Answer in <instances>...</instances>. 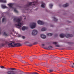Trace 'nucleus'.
<instances>
[{
	"instance_id": "f257e3e1",
	"label": "nucleus",
	"mask_w": 74,
	"mask_h": 74,
	"mask_svg": "<svg viewBox=\"0 0 74 74\" xmlns=\"http://www.w3.org/2000/svg\"><path fill=\"white\" fill-rule=\"evenodd\" d=\"M21 19L20 18H14V21L16 22L18 24H16L15 25L18 28H20L22 26L23 24L21 23Z\"/></svg>"
},
{
	"instance_id": "f03ea898",
	"label": "nucleus",
	"mask_w": 74,
	"mask_h": 74,
	"mask_svg": "<svg viewBox=\"0 0 74 74\" xmlns=\"http://www.w3.org/2000/svg\"><path fill=\"white\" fill-rule=\"evenodd\" d=\"M15 42H12L8 44V46L9 47H10L11 48H12V47H21L22 46V45L20 43H17L15 44Z\"/></svg>"
},
{
	"instance_id": "7ed1b4c3",
	"label": "nucleus",
	"mask_w": 74,
	"mask_h": 74,
	"mask_svg": "<svg viewBox=\"0 0 74 74\" xmlns=\"http://www.w3.org/2000/svg\"><path fill=\"white\" fill-rule=\"evenodd\" d=\"M37 3V0H36V1H35L34 2H29V3H28L26 5V8H28L27 9L28 10H30V8H32L30 7L31 5H35L36 3Z\"/></svg>"
},
{
	"instance_id": "20e7f679",
	"label": "nucleus",
	"mask_w": 74,
	"mask_h": 74,
	"mask_svg": "<svg viewBox=\"0 0 74 74\" xmlns=\"http://www.w3.org/2000/svg\"><path fill=\"white\" fill-rule=\"evenodd\" d=\"M65 36L67 38H69V37H73V35L71 34H66L65 35L63 34H60V37L61 38H64V37Z\"/></svg>"
},
{
	"instance_id": "39448f33",
	"label": "nucleus",
	"mask_w": 74,
	"mask_h": 74,
	"mask_svg": "<svg viewBox=\"0 0 74 74\" xmlns=\"http://www.w3.org/2000/svg\"><path fill=\"white\" fill-rule=\"evenodd\" d=\"M36 24L35 23H32V26L30 25V27L31 29H34L36 27Z\"/></svg>"
},
{
	"instance_id": "423d86ee",
	"label": "nucleus",
	"mask_w": 74,
	"mask_h": 74,
	"mask_svg": "<svg viewBox=\"0 0 74 74\" xmlns=\"http://www.w3.org/2000/svg\"><path fill=\"white\" fill-rule=\"evenodd\" d=\"M38 33V32L37 30H34L32 32V35H33V36H35Z\"/></svg>"
},
{
	"instance_id": "0eeeda50",
	"label": "nucleus",
	"mask_w": 74,
	"mask_h": 74,
	"mask_svg": "<svg viewBox=\"0 0 74 74\" xmlns=\"http://www.w3.org/2000/svg\"><path fill=\"white\" fill-rule=\"evenodd\" d=\"M52 48H53V47L51 46H49L48 47H45L44 48V49H52Z\"/></svg>"
},
{
	"instance_id": "6e6552de",
	"label": "nucleus",
	"mask_w": 74,
	"mask_h": 74,
	"mask_svg": "<svg viewBox=\"0 0 74 74\" xmlns=\"http://www.w3.org/2000/svg\"><path fill=\"white\" fill-rule=\"evenodd\" d=\"M37 23L39 25H44V22L40 20L38 21Z\"/></svg>"
},
{
	"instance_id": "1a4fd4ad",
	"label": "nucleus",
	"mask_w": 74,
	"mask_h": 74,
	"mask_svg": "<svg viewBox=\"0 0 74 74\" xmlns=\"http://www.w3.org/2000/svg\"><path fill=\"white\" fill-rule=\"evenodd\" d=\"M15 72L14 71H8L7 72L8 74H15L14 73Z\"/></svg>"
},
{
	"instance_id": "9d476101",
	"label": "nucleus",
	"mask_w": 74,
	"mask_h": 74,
	"mask_svg": "<svg viewBox=\"0 0 74 74\" xmlns=\"http://www.w3.org/2000/svg\"><path fill=\"white\" fill-rule=\"evenodd\" d=\"M40 37L41 38H43V39H45V38H46V36L43 35V34H41L40 35Z\"/></svg>"
},
{
	"instance_id": "9b49d317",
	"label": "nucleus",
	"mask_w": 74,
	"mask_h": 74,
	"mask_svg": "<svg viewBox=\"0 0 74 74\" xmlns=\"http://www.w3.org/2000/svg\"><path fill=\"white\" fill-rule=\"evenodd\" d=\"M69 5V4L68 3H66V4L63 5H62V7H68Z\"/></svg>"
},
{
	"instance_id": "f8f14e48",
	"label": "nucleus",
	"mask_w": 74,
	"mask_h": 74,
	"mask_svg": "<svg viewBox=\"0 0 74 74\" xmlns=\"http://www.w3.org/2000/svg\"><path fill=\"white\" fill-rule=\"evenodd\" d=\"M8 5L9 7L10 8H12V7L14 5V3H9L8 4Z\"/></svg>"
},
{
	"instance_id": "ddd939ff",
	"label": "nucleus",
	"mask_w": 74,
	"mask_h": 74,
	"mask_svg": "<svg viewBox=\"0 0 74 74\" xmlns=\"http://www.w3.org/2000/svg\"><path fill=\"white\" fill-rule=\"evenodd\" d=\"M28 28L27 27H26L25 26H23V27L22 28V30H25L26 29H27Z\"/></svg>"
},
{
	"instance_id": "4468645a",
	"label": "nucleus",
	"mask_w": 74,
	"mask_h": 74,
	"mask_svg": "<svg viewBox=\"0 0 74 74\" xmlns=\"http://www.w3.org/2000/svg\"><path fill=\"white\" fill-rule=\"evenodd\" d=\"M45 3H42V5H41V7H42V8H45Z\"/></svg>"
},
{
	"instance_id": "2eb2a0df",
	"label": "nucleus",
	"mask_w": 74,
	"mask_h": 74,
	"mask_svg": "<svg viewBox=\"0 0 74 74\" xmlns=\"http://www.w3.org/2000/svg\"><path fill=\"white\" fill-rule=\"evenodd\" d=\"M1 3H7V1L5 0H0Z\"/></svg>"
},
{
	"instance_id": "dca6fc26",
	"label": "nucleus",
	"mask_w": 74,
	"mask_h": 74,
	"mask_svg": "<svg viewBox=\"0 0 74 74\" xmlns=\"http://www.w3.org/2000/svg\"><path fill=\"white\" fill-rule=\"evenodd\" d=\"M1 7L2 8H7V7L3 5H1Z\"/></svg>"
},
{
	"instance_id": "f3484780",
	"label": "nucleus",
	"mask_w": 74,
	"mask_h": 74,
	"mask_svg": "<svg viewBox=\"0 0 74 74\" xmlns=\"http://www.w3.org/2000/svg\"><path fill=\"white\" fill-rule=\"evenodd\" d=\"M47 30V29L45 28H43L41 30V31H42V32L44 31H45Z\"/></svg>"
},
{
	"instance_id": "a211bd4d",
	"label": "nucleus",
	"mask_w": 74,
	"mask_h": 74,
	"mask_svg": "<svg viewBox=\"0 0 74 74\" xmlns=\"http://www.w3.org/2000/svg\"><path fill=\"white\" fill-rule=\"evenodd\" d=\"M48 36H52V34L49 33L47 34Z\"/></svg>"
},
{
	"instance_id": "6ab92c4d",
	"label": "nucleus",
	"mask_w": 74,
	"mask_h": 74,
	"mask_svg": "<svg viewBox=\"0 0 74 74\" xmlns=\"http://www.w3.org/2000/svg\"><path fill=\"white\" fill-rule=\"evenodd\" d=\"M70 67H72L73 68V67H74V63H73V64H70Z\"/></svg>"
},
{
	"instance_id": "aec40b11",
	"label": "nucleus",
	"mask_w": 74,
	"mask_h": 74,
	"mask_svg": "<svg viewBox=\"0 0 74 74\" xmlns=\"http://www.w3.org/2000/svg\"><path fill=\"white\" fill-rule=\"evenodd\" d=\"M20 61L22 63H28V62H26L25 61H23V60H21Z\"/></svg>"
},
{
	"instance_id": "412c9836",
	"label": "nucleus",
	"mask_w": 74,
	"mask_h": 74,
	"mask_svg": "<svg viewBox=\"0 0 74 74\" xmlns=\"http://www.w3.org/2000/svg\"><path fill=\"white\" fill-rule=\"evenodd\" d=\"M49 5L50 8H52V7L53 6V5H52V4H50Z\"/></svg>"
},
{
	"instance_id": "4be33fe9",
	"label": "nucleus",
	"mask_w": 74,
	"mask_h": 74,
	"mask_svg": "<svg viewBox=\"0 0 74 74\" xmlns=\"http://www.w3.org/2000/svg\"><path fill=\"white\" fill-rule=\"evenodd\" d=\"M5 20V18H3L2 20V22H4Z\"/></svg>"
},
{
	"instance_id": "5701e85b",
	"label": "nucleus",
	"mask_w": 74,
	"mask_h": 74,
	"mask_svg": "<svg viewBox=\"0 0 74 74\" xmlns=\"http://www.w3.org/2000/svg\"><path fill=\"white\" fill-rule=\"evenodd\" d=\"M3 35L4 36H8V35L6 34V33L5 32H4L3 34Z\"/></svg>"
},
{
	"instance_id": "b1692460",
	"label": "nucleus",
	"mask_w": 74,
	"mask_h": 74,
	"mask_svg": "<svg viewBox=\"0 0 74 74\" xmlns=\"http://www.w3.org/2000/svg\"><path fill=\"white\" fill-rule=\"evenodd\" d=\"M38 60H42L43 59L42 58V57H39L38 58Z\"/></svg>"
},
{
	"instance_id": "393cba45",
	"label": "nucleus",
	"mask_w": 74,
	"mask_h": 74,
	"mask_svg": "<svg viewBox=\"0 0 74 74\" xmlns=\"http://www.w3.org/2000/svg\"><path fill=\"white\" fill-rule=\"evenodd\" d=\"M53 19L54 20V21H58V19L56 18H55V17H53Z\"/></svg>"
},
{
	"instance_id": "a878e982",
	"label": "nucleus",
	"mask_w": 74,
	"mask_h": 74,
	"mask_svg": "<svg viewBox=\"0 0 74 74\" xmlns=\"http://www.w3.org/2000/svg\"><path fill=\"white\" fill-rule=\"evenodd\" d=\"M5 45V44L3 43H2L1 44V47H3L4 46V45Z\"/></svg>"
},
{
	"instance_id": "bb28decb",
	"label": "nucleus",
	"mask_w": 74,
	"mask_h": 74,
	"mask_svg": "<svg viewBox=\"0 0 74 74\" xmlns=\"http://www.w3.org/2000/svg\"><path fill=\"white\" fill-rule=\"evenodd\" d=\"M10 70H16V69L11 68H10Z\"/></svg>"
},
{
	"instance_id": "cd10ccee",
	"label": "nucleus",
	"mask_w": 74,
	"mask_h": 74,
	"mask_svg": "<svg viewBox=\"0 0 74 74\" xmlns=\"http://www.w3.org/2000/svg\"><path fill=\"white\" fill-rule=\"evenodd\" d=\"M0 68H1V69H4V68H5V69H6V68H5V67H4V66H0Z\"/></svg>"
},
{
	"instance_id": "c85d7f7f",
	"label": "nucleus",
	"mask_w": 74,
	"mask_h": 74,
	"mask_svg": "<svg viewBox=\"0 0 74 74\" xmlns=\"http://www.w3.org/2000/svg\"><path fill=\"white\" fill-rule=\"evenodd\" d=\"M14 12H16V13H18V11L16 10L15 9H14Z\"/></svg>"
},
{
	"instance_id": "c756f323",
	"label": "nucleus",
	"mask_w": 74,
	"mask_h": 74,
	"mask_svg": "<svg viewBox=\"0 0 74 74\" xmlns=\"http://www.w3.org/2000/svg\"><path fill=\"white\" fill-rule=\"evenodd\" d=\"M57 42H53V44L54 45H56L57 44Z\"/></svg>"
},
{
	"instance_id": "7c9ffc66",
	"label": "nucleus",
	"mask_w": 74,
	"mask_h": 74,
	"mask_svg": "<svg viewBox=\"0 0 74 74\" xmlns=\"http://www.w3.org/2000/svg\"><path fill=\"white\" fill-rule=\"evenodd\" d=\"M32 57L33 59H35V58H37V56H32Z\"/></svg>"
},
{
	"instance_id": "2f4dec72",
	"label": "nucleus",
	"mask_w": 74,
	"mask_h": 74,
	"mask_svg": "<svg viewBox=\"0 0 74 74\" xmlns=\"http://www.w3.org/2000/svg\"><path fill=\"white\" fill-rule=\"evenodd\" d=\"M55 47H60V45H56Z\"/></svg>"
},
{
	"instance_id": "473e14b6",
	"label": "nucleus",
	"mask_w": 74,
	"mask_h": 74,
	"mask_svg": "<svg viewBox=\"0 0 74 74\" xmlns=\"http://www.w3.org/2000/svg\"><path fill=\"white\" fill-rule=\"evenodd\" d=\"M35 64L36 66H40V64H39V63Z\"/></svg>"
},
{
	"instance_id": "72a5a7b5",
	"label": "nucleus",
	"mask_w": 74,
	"mask_h": 74,
	"mask_svg": "<svg viewBox=\"0 0 74 74\" xmlns=\"http://www.w3.org/2000/svg\"><path fill=\"white\" fill-rule=\"evenodd\" d=\"M49 71L50 72H53V70L52 69H50L49 70Z\"/></svg>"
},
{
	"instance_id": "f704fd0d",
	"label": "nucleus",
	"mask_w": 74,
	"mask_h": 74,
	"mask_svg": "<svg viewBox=\"0 0 74 74\" xmlns=\"http://www.w3.org/2000/svg\"><path fill=\"white\" fill-rule=\"evenodd\" d=\"M37 44V42H34L33 44V45H36Z\"/></svg>"
},
{
	"instance_id": "c9c22d12",
	"label": "nucleus",
	"mask_w": 74,
	"mask_h": 74,
	"mask_svg": "<svg viewBox=\"0 0 74 74\" xmlns=\"http://www.w3.org/2000/svg\"><path fill=\"white\" fill-rule=\"evenodd\" d=\"M22 37L23 39H25V37L24 36H22Z\"/></svg>"
},
{
	"instance_id": "e433bc0d",
	"label": "nucleus",
	"mask_w": 74,
	"mask_h": 74,
	"mask_svg": "<svg viewBox=\"0 0 74 74\" xmlns=\"http://www.w3.org/2000/svg\"><path fill=\"white\" fill-rule=\"evenodd\" d=\"M51 27H54V26L53 25H51Z\"/></svg>"
},
{
	"instance_id": "4c0bfd02",
	"label": "nucleus",
	"mask_w": 74,
	"mask_h": 74,
	"mask_svg": "<svg viewBox=\"0 0 74 74\" xmlns=\"http://www.w3.org/2000/svg\"><path fill=\"white\" fill-rule=\"evenodd\" d=\"M32 45H33V44H31L29 45V47H31V46H32Z\"/></svg>"
},
{
	"instance_id": "58836bf2",
	"label": "nucleus",
	"mask_w": 74,
	"mask_h": 74,
	"mask_svg": "<svg viewBox=\"0 0 74 74\" xmlns=\"http://www.w3.org/2000/svg\"><path fill=\"white\" fill-rule=\"evenodd\" d=\"M18 37H21V35H18Z\"/></svg>"
},
{
	"instance_id": "ea45409f",
	"label": "nucleus",
	"mask_w": 74,
	"mask_h": 74,
	"mask_svg": "<svg viewBox=\"0 0 74 74\" xmlns=\"http://www.w3.org/2000/svg\"><path fill=\"white\" fill-rule=\"evenodd\" d=\"M42 45L43 46V47H44V46H45V45L44 44H42Z\"/></svg>"
},
{
	"instance_id": "a19ab883",
	"label": "nucleus",
	"mask_w": 74,
	"mask_h": 74,
	"mask_svg": "<svg viewBox=\"0 0 74 74\" xmlns=\"http://www.w3.org/2000/svg\"><path fill=\"white\" fill-rule=\"evenodd\" d=\"M68 44H69V45H71V43H70V42H68Z\"/></svg>"
},
{
	"instance_id": "79ce46f5",
	"label": "nucleus",
	"mask_w": 74,
	"mask_h": 74,
	"mask_svg": "<svg viewBox=\"0 0 74 74\" xmlns=\"http://www.w3.org/2000/svg\"><path fill=\"white\" fill-rule=\"evenodd\" d=\"M7 69V70H11V68H8Z\"/></svg>"
},
{
	"instance_id": "37998d69",
	"label": "nucleus",
	"mask_w": 74,
	"mask_h": 74,
	"mask_svg": "<svg viewBox=\"0 0 74 74\" xmlns=\"http://www.w3.org/2000/svg\"><path fill=\"white\" fill-rule=\"evenodd\" d=\"M14 34H15L14 35V36H16V34H17L16 33H15Z\"/></svg>"
},
{
	"instance_id": "c03bdc74",
	"label": "nucleus",
	"mask_w": 74,
	"mask_h": 74,
	"mask_svg": "<svg viewBox=\"0 0 74 74\" xmlns=\"http://www.w3.org/2000/svg\"><path fill=\"white\" fill-rule=\"evenodd\" d=\"M58 36V34H56V36Z\"/></svg>"
},
{
	"instance_id": "a18cd8bd",
	"label": "nucleus",
	"mask_w": 74,
	"mask_h": 74,
	"mask_svg": "<svg viewBox=\"0 0 74 74\" xmlns=\"http://www.w3.org/2000/svg\"><path fill=\"white\" fill-rule=\"evenodd\" d=\"M26 19V18H24V19H25V20Z\"/></svg>"
},
{
	"instance_id": "49530a36",
	"label": "nucleus",
	"mask_w": 74,
	"mask_h": 74,
	"mask_svg": "<svg viewBox=\"0 0 74 74\" xmlns=\"http://www.w3.org/2000/svg\"><path fill=\"white\" fill-rule=\"evenodd\" d=\"M1 32H0V34H1Z\"/></svg>"
},
{
	"instance_id": "de8ad7c7",
	"label": "nucleus",
	"mask_w": 74,
	"mask_h": 74,
	"mask_svg": "<svg viewBox=\"0 0 74 74\" xmlns=\"http://www.w3.org/2000/svg\"><path fill=\"white\" fill-rule=\"evenodd\" d=\"M30 61H32V60H31Z\"/></svg>"
},
{
	"instance_id": "09e8293b",
	"label": "nucleus",
	"mask_w": 74,
	"mask_h": 74,
	"mask_svg": "<svg viewBox=\"0 0 74 74\" xmlns=\"http://www.w3.org/2000/svg\"><path fill=\"white\" fill-rule=\"evenodd\" d=\"M41 65H42V64H41Z\"/></svg>"
},
{
	"instance_id": "8fccbe9b",
	"label": "nucleus",
	"mask_w": 74,
	"mask_h": 74,
	"mask_svg": "<svg viewBox=\"0 0 74 74\" xmlns=\"http://www.w3.org/2000/svg\"><path fill=\"white\" fill-rule=\"evenodd\" d=\"M13 36H14V35Z\"/></svg>"
},
{
	"instance_id": "3c124183",
	"label": "nucleus",
	"mask_w": 74,
	"mask_h": 74,
	"mask_svg": "<svg viewBox=\"0 0 74 74\" xmlns=\"http://www.w3.org/2000/svg\"><path fill=\"white\" fill-rule=\"evenodd\" d=\"M36 10H37L36 9Z\"/></svg>"
},
{
	"instance_id": "603ef678",
	"label": "nucleus",
	"mask_w": 74,
	"mask_h": 74,
	"mask_svg": "<svg viewBox=\"0 0 74 74\" xmlns=\"http://www.w3.org/2000/svg\"><path fill=\"white\" fill-rule=\"evenodd\" d=\"M6 43H7V42H6Z\"/></svg>"
}]
</instances>
